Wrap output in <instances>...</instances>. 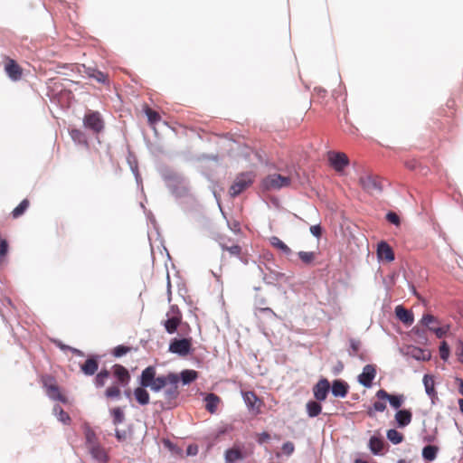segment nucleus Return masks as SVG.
Returning a JSON list of instances; mask_svg holds the SVG:
<instances>
[{
    "label": "nucleus",
    "mask_w": 463,
    "mask_h": 463,
    "mask_svg": "<svg viewBox=\"0 0 463 463\" xmlns=\"http://www.w3.org/2000/svg\"><path fill=\"white\" fill-rule=\"evenodd\" d=\"M83 126L86 129L99 134L104 130L105 122L101 114L98 110L88 109L82 119Z\"/></svg>",
    "instance_id": "39448f33"
},
{
    "label": "nucleus",
    "mask_w": 463,
    "mask_h": 463,
    "mask_svg": "<svg viewBox=\"0 0 463 463\" xmlns=\"http://www.w3.org/2000/svg\"><path fill=\"white\" fill-rule=\"evenodd\" d=\"M53 411H55L57 418L60 421H61L64 424H70L71 417L61 407L55 406L53 408Z\"/></svg>",
    "instance_id": "a18cd8bd"
},
{
    "label": "nucleus",
    "mask_w": 463,
    "mask_h": 463,
    "mask_svg": "<svg viewBox=\"0 0 463 463\" xmlns=\"http://www.w3.org/2000/svg\"><path fill=\"white\" fill-rule=\"evenodd\" d=\"M449 346L447 344V342L442 341L439 346V356L442 360L446 361L448 360L449 356Z\"/></svg>",
    "instance_id": "13d9d810"
},
{
    "label": "nucleus",
    "mask_w": 463,
    "mask_h": 463,
    "mask_svg": "<svg viewBox=\"0 0 463 463\" xmlns=\"http://www.w3.org/2000/svg\"><path fill=\"white\" fill-rule=\"evenodd\" d=\"M179 380L180 377L176 373H168V383L163 392V409H172L177 406V399L180 394L178 387Z\"/></svg>",
    "instance_id": "f03ea898"
},
{
    "label": "nucleus",
    "mask_w": 463,
    "mask_h": 463,
    "mask_svg": "<svg viewBox=\"0 0 463 463\" xmlns=\"http://www.w3.org/2000/svg\"><path fill=\"white\" fill-rule=\"evenodd\" d=\"M384 446L383 439L378 437H372L369 440V448L373 454H379Z\"/></svg>",
    "instance_id": "473e14b6"
},
{
    "label": "nucleus",
    "mask_w": 463,
    "mask_h": 463,
    "mask_svg": "<svg viewBox=\"0 0 463 463\" xmlns=\"http://www.w3.org/2000/svg\"><path fill=\"white\" fill-rule=\"evenodd\" d=\"M109 375H110L109 371H108L106 369H102L99 373H98L94 379V383H95L96 387L97 388L103 387L106 384L107 380L109 379Z\"/></svg>",
    "instance_id": "e433bc0d"
},
{
    "label": "nucleus",
    "mask_w": 463,
    "mask_h": 463,
    "mask_svg": "<svg viewBox=\"0 0 463 463\" xmlns=\"http://www.w3.org/2000/svg\"><path fill=\"white\" fill-rule=\"evenodd\" d=\"M84 435H85L87 448L99 443L96 433L90 427H89V426L85 427Z\"/></svg>",
    "instance_id": "58836bf2"
},
{
    "label": "nucleus",
    "mask_w": 463,
    "mask_h": 463,
    "mask_svg": "<svg viewBox=\"0 0 463 463\" xmlns=\"http://www.w3.org/2000/svg\"><path fill=\"white\" fill-rule=\"evenodd\" d=\"M438 451L437 446L428 445L422 449V457L428 461H432L436 458Z\"/></svg>",
    "instance_id": "c9c22d12"
},
{
    "label": "nucleus",
    "mask_w": 463,
    "mask_h": 463,
    "mask_svg": "<svg viewBox=\"0 0 463 463\" xmlns=\"http://www.w3.org/2000/svg\"><path fill=\"white\" fill-rule=\"evenodd\" d=\"M190 349L191 341L187 338L174 339L169 345L170 352L180 355H186L190 352Z\"/></svg>",
    "instance_id": "ddd939ff"
},
{
    "label": "nucleus",
    "mask_w": 463,
    "mask_h": 463,
    "mask_svg": "<svg viewBox=\"0 0 463 463\" xmlns=\"http://www.w3.org/2000/svg\"><path fill=\"white\" fill-rule=\"evenodd\" d=\"M270 439V435L264 431L260 434L258 435V438H257V441L260 443V444H263L265 442H268Z\"/></svg>",
    "instance_id": "69168bd1"
},
{
    "label": "nucleus",
    "mask_w": 463,
    "mask_h": 463,
    "mask_svg": "<svg viewBox=\"0 0 463 463\" xmlns=\"http://www.w3.org/2000/svg\"><path fill=\"white\" fill-rule=\"evenodd\" d=\"M165 318H182V313L176 305H172L165 314Z\"/></svg>",
    "instance_id": "6e6d98bb"
},
{
    "label": "nucleus",
    "mask_w": 463,
    "mask_h": 463,
    "mask_svg": "<svg viewBox=\"0 0 463 463\" xmlns=\"http://www.w3.org/2000/svg\"><path fill=\"white\" fill-rule=\"evenodd\" d=\"M394 318H414V314L412 310L399 304L394 307Z\"/></svg>",
    "instance_id": "7c9ffc66"
},
{
    "label": "nucleus",
    "mask_w": 463,
    "mask_h": 463,
    "mask_svg": "<svg viewBox=\"0 0 463 463\" xmlns=\"http://www.w3.org/2000/svg\"><path fill=\"white\" fill-rule=\"evenodd\" d=\"M385 219L388 222H390L395 226H399L401 224V218L393 211L387 212L385 214Z\"/></svg>",
    "instance_id": "864d4df0"
},
{
    "label": "nucleus",
    "mask_w": 463,
    "mask_h": 463,
    "mask_svg": "<svg viewBox=\"0 0 463 463\" xmlns=\"http://www.w3.org/2000/svg\"><path fill=\"white\" fill-rule=\"evenodd\" d=\"M70 136L74 143L88 146L87 136L82 130L72 128L70 130Z\"/></svg>",
    "instance_id": "c756f323"
},
{
    "label": "nucleus",
    "mask_w": 463,
    "mask_h": 463,
    "mask_svg": "<svg viewBox=\"0 0 463 463\" xmlns=\"http://www.w3.org/2000/svg\"><path fill=\"white\" fill-rule=\"evenodd\" d=\"M423 384L425 387V392L428 396L433 401L437 398V392L435 390V381L434 377L430 374H425L423 376Z\"/></svg>",
    "instance_id": "b1692460"
},
{
    "label": "nucleus",
    "mask_w": 463,
    "mask_h": 463,
    "mask_svg": "<svg viewBox=\"0 0 463 463\" xmlns=\"http://www.w3.org/2000/svg\"><path fill=\"white\" fill-rule=\"evenodd\" d=\"M266 269L269 271V274H265L262 268L259 266V269L262 274V280L267 285H272L277 288L278 290L282 291L283 287L280 284L276 283L279 280H284L285 282H288L290 280V277L287 276L285 273L275 271L269 267Z\"/></svg>",
    "instance_id": "0eeeda50"
},
{
    "label": "nucleus",
    "mask_w": 463,
    "mask_h": 463,
    "mask_svg": "<svg viewBox=\"0 0 463 463\" xmlns=\"http://www.w3.org/2000/svg\"><path fill=\"white\" fill-rule=\"evenodd\" d=\"M309 231H310V233L317 239H320L321 236H322V233L324 232V229L323 227L321 226V224H315V225H311L310 228H309Z\"/></svg>",
    "instance_id": "052dcab7"
},
{
    "label": "nucleus",
    "mask_w": 463,
    "mask_h": 463,
    "mask_svg": "<svg viewBox=\"0 0 463 463\" xmlns=\"http://www.w3.org/2000/svg\"><path fill=\"white\" fill-rule=\"evenodd\" d=\"M359 350H360V342L356 341V340H351L349 354L352 356H355L358 354Z\"/></svg>",
    "instance_id": "680f3d73"
},
{
    "label": "nucleus",
    "mask_w": 463,
    "mask_h": 463,
    "mask_svg": "<svg viewBox=\"0 0 463 463\" xmlns=\"http://www.w3.org/2000/svg\"><path fill=\"white\" fill-rule=\"evenodd\" d=\"M180 377L184 384H188L197 379L198 373L194 370H184L181 372Z\"/></svg>",
    "instance_id": "4c0bfd02"
},
{
    "label": "nucleus",
    "mask_w": 463,
    "mask_h": 463,
    "mask_svg": "<svg viewBox=\"0 0 463 463\" xmlns=\"http://www.w3.org/2000/svg\"><path fill=\"white\" fill-rule=\"evenodd\" d=\"M146 388V387L140 386L134 390L135 399L141 405H146L149 403V393Z\"/></svg>",
    "instance_id": "cd10ccee"
},
{
    "label": "nucleus",
    "mask_w": 463,
    "mask_h": 463,
    "mask_svg": "<svg viewBox=\"0 0 463 463\" xmlns=\"http://www.w3.org/2000/svg\"><path fill=\"white\" fill-rule=\"evenodd\" d=\"M242 397L250 411H251L254 415L260 413L263 402L256 395L254 392H243Z\"/></svg>",
    "instance_id": "9b49d317"
},
{
    "label": "nucleus",
    "mask_w": 463,
    "mask_h": 463,
    "mask_svg": "<svg viewBox=\"0 0 463 463\" xmlns=\"http://www.w3.org/2000/svg\"><path fill=\"white\" fill-rule=\"evenodd\" d=\"M84 72L88 75L89 78L96 80L99 83H102L104 85H108L109 80L108 79V75L101 71L98 70L94 67H85Z\"/></svg>",
    "instance_id": "a211bd4d"
},
{
    "label": "nucleus",
    "mask_w": 463,
    "mask_h": 463,
    "mask_svg": "<svg viewBox=\"0 0 463 463\" xmlns=\"http://www.w3.org/2000/svg\"><path fill=\"white\" fill-rule=\"evenodd\" d=\"M115 435L117 439L120 442L125 441L128 439V433L126 430H119L116 429Z\"/></svg>",
    "instance_id": "0e129e2a"
},
{
    "label": "nucleus",
    "mask_w": 463,
    "mask_h": 463,
    "mask_svg": "<svg viewBox=\"0 0 463 463\" xmlns=\"http://www.w3.org/2000/svg\"><path fill=\"white\" fill-rule=\"evenodd\" d=\"M290 184L291 179L288 176L280 174H270L261 180L260 189L262 192L279 190L288 186Z\"/></svg>",
    "instance_id": "20e7f679"
},
{
    "label": "nucleus",
    "mask_w": 463,
    "mask_h": 463,
    "mask_svg": "<svg viewBox=\"0 0 463 463\" xmlns=\"http://www.w3.org/2000/svg\"><path fill=\"white\" fill-rule=\"evenodd\" d=\"M133 348L130 347V346H127V345H118L116 346L113 351H112V354L115 356V357H121L123 355H125L126 354L129 353Z\"/></svg>",
    "instance_id": "5fc2aeb1"
},
{
    "label": "nucleus",
    "mask_w": 463,
    "mask_h": 463,
    "mask_svg": "<svg viewBox=\"0 0 463 463\" xmlns=\"http://www.w3.org/2000/svg\"><path fill=\"white\" fill-rule=\"evenodd\" d=\"M92 458L99 462L106 463L109 459L106 450L98 443L87 448Z\"/></svg>",
    "instance_id": "6ab92c4d"
},
{
    "label": "nucleus",
    "mask_w": 463,
    "mask_h": 463,
    "mask_svg": "<svg viewBox=\"0 0 463 463\" xmlns=\"http://www.w3.org/2000/svg\"><path fill=\"white\" fill-rule=\"evenodd\" d=\"M181 320H165V327L170 334L175 333L180 325Z\"/></svg>",
    "instance_id": "4d7b16f0"
},
{
    "label": "nucleus",
    "mask_w": 463,
    "mask_h": 463,
    "mask_svg": "<svg viewBox=\"0 0 463 463\" xmlns=\"http://www.w3.org/2000/svg\"><path fill=\"white\" fill-rule=\"evenodd\" d=\"M112 373L117 380L116 383L121 386H127L130 381L129 372L121 364H114L112 366Z\"/></svg>",
    "instance_id": "dca6fc26"
},
{
    "label": "nucleus",
    "mask_w": 463,
    "mask_h": 463,
    "mask_svg": "<svg viewBox=\"0 0 463 463\" xmlns=\"http://www.w3.org/2000/svg\"><path fill=\"white\" fill-rule=\"evenodd\" d=\"M30 205L28 199L22 200L19 204L12 211L11 215L14 219H17L22 216Z\"/></svg>",
    "instance_id": "2f4dec72"
},
{
    "label": "nucleus",
    "mask_w": 463,
    "mask_h": 463,
    "mask_svg": "<svg viewBox=\"0 0 463 463\" xmlns=\"http://www.w3.org/2000/svg\"><path fill=\"white\" fill-rule=\"evenodd\" d=\"M387 438L393 444H399L403 440V435L396 430H389L387 431Z\"/></svg>",
    "instance_id": "09e8293b"
},
{
    "label": "nucleus",
    "mask_w": 463,
    "mask_h": 463,
    "mask_svg": "<svg viewBox=\"0 0 463 463\" xmlns=\"http://www.w3.org/2000/svg\"><path fill=\"white\" fill-rule=\"evenodd\" d=\"M307 412L309 417L314 418L321 413L322 406L320 403L315 401H309L307 405Z\"/></svg>",
    "instance_id": "72a5a7b5"
},
{
    "label": "nucleus",
    "mask_w": 463,
    "mask_h": 463,
    "mask_svg": "<svg viewBox=\"0 0 463 463\" xmlns=\"http://www.w3.org/2000/svg\"><path fill=\"white\" fill-rule=\"evenodd\" d=\"M5 72L11 80L18 81L23 76V68L15 60L7 58L5 63Z\"/></svg>",
    "instance_id": "f8f14e48"
},
{
    "label": "nucleus",
    "mask_w": 463,
    "mask_h": 463,
    "mask_svg": "<svg viewBox=\"0 0 463 463\" xmlns=\"http://www.w3.org/2000/svg\"><path fill=\"white\" fill-rule=\"evenodd\" d=\"M375 396L377 397L378 400L388 401L391 406L393 407L394 409L400 408L404 402L403 395H392L388 393L383 389L379 390L376 392Z\"/></svg>",
    "instance_id": "2eb2a0df"
},
{
    "label": "nucleus",
    "mask_w": 463,
    "mask_h": 463,
    "mask_svg": "<svg viewBox=\"0 0 463 463\" xmlns=\"http://www.w3.org/2000/svg\"><path fill=\"white\" fill-rule=\"evenodd\" d=\"M404 165L410 170H415L418 166V162L416 160H409L404 162Z\"/></svg>",
    "instance_id": "338daca9"
},
{
    "label": "nucleus",
    "mask_w": 463,
    "mask_h": 463,
    "mask_svg": "<svg viewBox=\"0 0 463 463\" xmlns=\"http://www.w3.org/2000/svg\"><path fill=\"white\" fill-rule=\"evenodd\" d=\"M255 175L252 171L240 173L233 184L231 185L229 194L232 197H236L249 188L254 182Z\"/></svg>",
    "instance_id": "7ed1b4c3"
},
{
    "label": "nucleus",
    "mask_w": 463,
    "mask_h": 463,
    "mask_svg": "<svg viewBox=\"0 0 463 463\" xmlns=\"http://www.w3.org/2000/svg\"><path fill=\"white\" fill-rule=\"evenodd\" d=\"M99 368V362L96 357L88 358L84 364L80 365V370L85 375H93Z\"/></svg>",
    "instance_id": "412c9836"
},
{
    "label": "nucleus",
    "mask_w": 463,
    "mask_h": 463,
    "mask_svg": "<svg viewBox=\"0 0 463 463\" xmlns=\"http://www.w3.org/2000/svg\"><path fill=\"white\" fill-rule=\"evenodd\" d=\"M412 356L417 360L428 361L430 358V354L428 350L415 348L412 351Z\"/></svg>",
    "instance_id": "3c124183"
},
{
    "label": "nucleus",
    "mask_w": 463,
    "mask_h": 463,
    "mask_svg": "<svg viewBox=\"0 0 463 463\" xmlns=\"http://www.w3.org/2000/svg\"><path fill=\"white\" fill-rule=\"evenodd\" d=\"M376 375L375 366L367 364L364 367L363 372L358 376V382L364 387L370 388Z\"/></svg>",
    "instance_id": "4468645a"
},
{
    "label": "nucleus",
    "mask_w": 463,
    "mask_h": 463,
    "mask_svg": "<svg viewBox=\"0 0 463 463\" xmlns=\"http://www.w3.org/2000/svg\"><path fill=\"white\" fill-rule=\"evenodd\" d=\"M327 155L330 166L336 172L343 171L350 164L348 156L343 152L329 151Z\"/></svg>",
    "instance_id": "1a4fd4ad"
},
{
    "label": "nucleus",
    "mask_w": 463,
    "mask_h": 463,
    "mask_svg": "<svg viewBox=\"0 0 463 463\" xmlns=\"http://www.w3.org/2000/svg\"><path fill=\"white\" fill-rule=\"evenodd\" d=\"M111 415L113 417V423L116 426L122 423L125 420L124 413L119 407L112 409Z\"/></svg>",
    "instance_id": "8fccbe9b"
},
{
    "label": "nucleus",
    "mask_w": 463,
    "mask_h": 463,
    "mask_svg": "<svg viewBox=\"0 0 463 463\" xmlns=\"http://www.w3.org/2000/svg\"><path fill=\"white\" fill-rule=\"evenodd\" d=\"M143 112L147 118V122L150 126L156 125L161 120L160 114L146 105L143 109Z\"/></svg>",
    "instance_id": "c85d7f7f"
},
{
    "label": "nucleus",
    "mask_w": 463,
    "mask_h": 463,
    "mask_svg": "<svg viewBox=\"0 0 463 463\" xmlns=\"http://www.w3.org/2000/svg\"><path fill=\"white\" fill-rule=\"evenodd\" d=\"M269 243L271 246L280 250L286 256L292 254V250L277 236H271L269 238Z\"/></svg>",
    "instance_id": "bb28decb"
},
{
    "label": "nucleus",
    "mask_w": 463,
    "mask_h": 463,
    "mask_svg": "<svg viewBox=\"0 0 463 463\" xmlns=\"http://www.w3.org/2000/svg\"><path fill=\"white\" fill-rule=\"evenodd\" d=\"M222 249L223 250L230 252V254L235 255V256H240V254L241 252V247L238 244H234L232 246H227V245L222 244Z\"/></svg>",
    "instance_id": "bf43d9fd"
},
{
    "label": "nucleus",
    "mask_w": 463,
    "mask_h": 463,
    "mask_svg": "<svg viewBox=\"0 0 463 463\" xmlns=\"http://www.w3.org/2000/svg\"><path fill=\"white\" fill-rule=\"evenodd\" d=\"M359 184L368 194H381L383 191V184L378 175H367L359 178Z\"/></svg>",
    "instance_id": "423d86ee"
},
{
    "label": "nucleus",
    "mask_w": 463,
    "mask_h": 463,
    "mask_svg": "<svg viewBox=\"0 0 463 463\" xmlns=\"http://www.w3.org/2000/svg\"><path fill=\"white\" fill-rule=\"evenodd\" d=\"M456 354L458 356V361L460 363H463V343H459Z\"/></svg>",
    "instance_id": "774afa93"
},
{
    "label": "nucleus",
    "mask_w": 463,
    "mask_h": 463,
    "mask_svg": "<svg viewBox=\"0 0 463 463\" xmlns=\"http://www.w3.org/2000/svg\"><path fill=\"white\" fill-rule=\"evenodd\" d=\"M43 384L46 390L47 395L55 401L66 402V397L60 392V388L56 383L55 379L51 375H45L43 377Z\"/></svg>",
    "instance_id": "6e6552de"
},
{
    "label": "nucleus",
    "mask_w": 463,
    "mask_h": 463,
    "mask_svg": "<svg viewBox=\"0 0 463 463\" xmlns=\"http://www.w3.org/2000/svg\"><path fill=\"white\" fill-rule=\"evenodd\" d=\"M255 315L256 316L261 315V316L265 317L266 318H272V317L278 318L275 312L271 308L266 307H256Z\"/></svg>",
    "instance_id": "de8ad7c7"
},
{
    "label": "nucleus",
    "mask_w": 463,
    "mask_h": 463,
    "mask_svg": "<svg viewBox=\"0 0 463 463\" xmlns=\"http://www.w3.org/2000/svg\"><path fill=\"white\" fill-rule=\"evenodd\" d=\"M161 177L171 194L176 200L189 195L190 183L183 174L171 169H165L161 172Z\"/></svg>",
    "instance_id": "f257e3e1"
},
{
    "label": "nucleus",
    "mask_w": 463,
    "mask_h": 463,
    "mask_svg": "<svg viewBox=\"0 0 463 463\" xmlns=\"http://www.w3.org/2000/svg\"><path fill=\"white\" fill-rule=\"evenodd\" d=\"M376 256L379 262L390 263L395 260L393 249L383 240L377 243Z\"/></svg>",
    "instance_id": "9d476101"
},
{
    "label": "nucleus",
    "mask_w": 463,
    "mask_h": 463,
    "mask_svg": "<svg viewBox=\"0 0 463 463\" xmlns=\"http://www.w3.org/2000/svg\"><path fill=\"white\" fill-rule=\"evenodd\" d=\"M427 326H429L430 330L432 331L437 337L441 338L449 332V326H432L430 324L434 322L435 320H427Z\"/></svg>",
    "instance_id": "37998d69"
},
{
    "label": "nucleus",
    "mask_w": 463,
    "mask_h": 463,
    "mask_svg": "<svg viewBox=\"0 0 463 463\" xmlns=\"http://www.w3.org/2000/svg\"><path fill=\"white\" fill-rule=\"evenodd\" d=\"M120 384L113 383L105 391V396L109 399L119 398L121 394Z\"/></svg>",
    "instance_id": "a19ab883"
},
{
    "label": "nucleus",
    "mask_w": 463,
    "mask_h": 463,
    "mask_svg": "<svg viewBox=\"0 0 463 463\" xmlns=\"http://www.w3.org/2000/svg\"><path fill=\"white\" fill-rule=\"evenodd\" d=\"M382 318H391L392 314V303L390 298H385L382 305Z\"/></svg>",
    "instance_id": "49530a36"
},
{
    "label": "nucleus",
    "mask_w": 463,
    "mask_h": 463,
    "mask_svg": "<svg viewBox=\"0 0 463 463\" xmlns=\"http://www.w3.org/2000/svg\"><path fill=\"white\" fill-rule=\"evenodd\" d=\"M205 409L212 414L217 411V408L221 402V399L214 393H209L204 398Z\"/></svg>",
    "instance_id": "5701e85b"
},
{
    "label": "nucleus",
    "mask_w": 463,
    "mask_h": 463,
    "mask_svg": "<svg viewBox=\"0 0 463 463\" xmlns=\"http://www.w3.org/2000/svg\"><path fill=\"white\" fill-rule=\"evenodd\" d=\"M168 383V374L165 376L155 377L153 383L149 386L152 391L159 392L164 389Z\"/></svg>",
    "instance_id": "f704fd0d"
},
{
    "label": "nucleus",
    "mask_w": 463,
    "mask_h": 463,
    "mask_svg": "<svg viewBox=\"0 0 463 463\" xmlns=\"http://www.w3.org/2000/svg\"><path fill=\"white\" fill-rule=\"evenodd\" d=\"M399 277V273L393 271L390 273L387 277L383 278V284L384 286L387 293L391 290L392 287L395 285L396 279Z\"/></svg>",
    "instance_id": "79ce46f5"
},
{
    "label": "nucleus",
    "mask_w": 463,
    "mask_h": 463,
    "mask_svg": "<svg viewBox=\"0 0 463 463\" xmlns=\"http://www.w3.org/2000/svg\"><path fill=\"white\" fill-rule=\"evenodd\" d=\"M127 162L129 165V168H130L132 174H136V172L138 171L137 160L135 155L130 151H128Z\"/></svg>",
    "instance_id": "603ef678"
},
{
    "label": "nucleus",
    "mask_w": 463,
    "mask_h": 463,
    "mask_svg": "<svg viewBox=\"0 0 463 463\" xmlns=\"http://www.w3.org/2000/svg\"><path fill=\"white\" fill-rule=\"evenodd\" d=\"M394 417L399 428L408 426L412 420V414L409 410H400L395 413Z\"/></svg>",
    "instance_id": "aec40b11"
},
{
    "label": "nucleus",
    "mask_w": 463,
    "mask_h": 463,
    "mask_svg": "<svg viewBox=\"0 0 463 463\" xmlns=\"http://www.w3.org/2000/svg\"><path fill=\"white\" fill-rule=\"evenodd\" d=\"M298 256L301 261L307 265L312 264L316 259V253L314 251L301 250L298 252Z\"/></svg>",
    "instance_id": "c03bdc74"
},
{
    "label": "nucleus",
    "mask_w": 463,
    "mask_h": 463,
    "mask_svg": "<svg viewBox=\"0 0 463 463\" xmlns=\"http://www.w3.org/2000/svg\"><path fill=\"white\" fill-rule=\"evenodd\" d=\"M294 449H295V446H294L293 442H291V441H287L282 446L283 453L288 456L291 455L294 452Z\"/></svg>",
    "instance_id": "e2e57ef3"
},
{
    "label": "nucleus",
    "mask_w": 463,
    "mask_h": 463,
    "mask_svg": "<svg viewBox=\"0 0 463 463\" xmlns=\"http://www.w3.org/2000/svg\"><path fill=\"white\" fill-rule=\"evenodd\" d=\"M348 392V385L341 380H335L332 384V393L335 397L344 398Z\"/></svg>",
    "instance_id": "393cba45"
},
{
    "label": "nucleus",
    "mask_w": 463,
    "mask_h": 463,
    "mask_svg": "<svg viewBox=\"0 0 463 463\" xmlns=\"http://www.w3.org/2000/svg\"><path fill=\"white\" fill-rule=\"evenodd\" d=\"M156 377V369L153 366H148L143 370L140 377V385L143 387H149Z\"/></svg>",
    "instance_id": "4be33fe9"
},
{
    "label": "nucleus",
    "mask_w": 463,
    "mask_h": 463,
    "mask_svg": "<svg viewBox=\"0 0 463 463\" xmlns=\"http://www.w3.org/2000/svg\"><path fill=\"white\" fill-rule=\"evenodd\" d=\"M329 389L330 383L326 379L319 380L318 383L313 388L315 398L318 401L326 400Z\"/></svg>",
    "instance_id": "f3484780"
},
{
    "label": "nucleus",
    "mask_w": 463,
    "mask_h": 463,
    "mask_svg": "<svg viewBox=\"0 0 463 463\" xmlns=\"http://www.w3.org/2000/svg\"><path fill=\"white\" fill-rule=\"evenodd\" d=\"M246 455L238 447H232L226 450L225 459L227 462L233 463L245 458Z\"/></svg>",
    "instance_id": "a878e982"
},
{
    "label": "nucleus",
    "mask_w": 463,
    "mask_h": 463,
    "mask_svg": "<svg viewBox=\"0 0 463 463\" xmlns=\"http://www.w3.org/2000/svg\"><path fill=\"white\" fill-rule=\"evenodd\" d=\"M386 409L385 401L379 400L373 402V406L368 409L367 415L371 418L374 417L375 411L383 412Z\"/></svg>",
    "instance_id": "ea45409f"
}]
</instances>
